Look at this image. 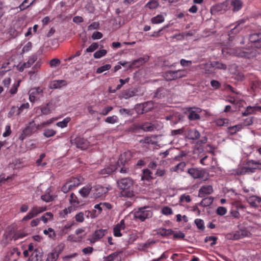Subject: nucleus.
Wrapping results in <instances>:
<instances>
[{
	"label": "nucleus",
	"instance_id": "f257e3e1",
	"mask_svg": "<svg viewBox=\"0 0 261 261\" xmlns=\"http://www.w3.org/2000/svg\"><path fill=\"white\" fill-rule=\"evenodd\" d=\"M118 187L121 190V195L126 197H131L134 196L133 181L130 178H124L117 182Z\"/></svg>",
	"mask_w": 261,
	"mask_h": 261
},
{
	"label": "nucleus",
	"instance_id": "f03ea898",
	"mask_svg": "<svg viewBox=\"0 0 261 261\" xmlns=\"http://www.w3.org/2000/svg\"><path fill=\"white\" fill-rule=\"evenodd\" d=\"M187 72L185 70L167 71L164 73L163 76L166 81H172L186 76Z\"/></svg>",
	"mask_w": 261,
	"mask_h": 261
},
{
	"label": "nucleus",
	"instance_id": "7ed1b4c3",
	"mask_svg": "<svg viewBox=\"0 0 261 261\" xmlns=\"http://www.w3.org/2000/svg\"><path fill=\"white\" fill-rule=\"evenodd\" d=\"M39 129H40V128H38V125L36 126L34 121H32L30 122L29 125L22 130V133L19 137V139L21 141H23L27 137L30 136Z\"/></svg>",
	"mask_w": 261,
	"mask_h": 261
},
{
	"label": "nucleus",
	"instance_id": "20e7f679",
	"mask_svg": "<svg viewBox=\"0 0 261 261\" xmlns=\"http://www.w3.org/2000/svg\"><path fill=\"white\" fill-rule=\"evenodd\" d=\"M152 212L149 207H141L134 213L135 217L142 221L152 217Z\"/></svg>",
	"mask_w": 261,
	"mask_h": 261
},
{
	"label": "nucleus",
	"instance_id": "39448f33",
	"mask_svg": "<svg viewBox=\"0 0 261 261\" xmlns=\"http://www.w3.org/2000/svg\"><path fill=\"white\" fill-rule=\"evenodd\" d=\"M47 210L46 206H33L28 214L22 218V221H27L37 216L38 214L45 212Z\"/></svg>",
	"mask_w": 261,
	"mask_h": 261
},
{
	"label": "nucleus",
	"instance_id": "423d86ee",
	"mask_svg": "<svg viewBox=\"0 0 261 261\" xmlns=\"http://www.w3.org/2000/svg\"><path fill=\"white\" fill-rule=\"evenodd\" d=\"M43 96V90L39 87L33 88L29 92V100L32 102L40 99Z\"/></svg>",
	"mask_w": 261,
	"mask_h": 261
},
{
	"label": "nucleus",
	"instance_id": "0eeeda50",
	"mask_svg": "<svg viewBox=\"0 0 261 261\" xmlns=\"http://www.w3.org/2000/svg\"><path fill=\"white\" fill-rule=\"evenodd\" d=\"M109 189L105 188L100 185H96L92 188V196L95 198H99L103 196L108 192Z\"/></svg>",
	"mask_w": 261,
	"mask_h": 261
},
{
	"label": "nucleus",
	"instance_id": "6e6552de",
	"mask_svg": "<svg viewBox=\"0 0 261 261\" xmlns=\"http://www.w3.org/2000/svg\"><path fill=\"white\" fill-rule=\"evenodd\" d=\"M233 54L238 57L250 59L256 56L257 51L255 50L246 49V50L243 51L237 50Z\"/></svg>",
	"mask_w": 261,
	"mask_h": 261
},
{
	"label": "nucleus",
	"instance_id": "1a4fd4ad",
	"mask_svg": "<svg viewBox=\"0 0 261 261\" xmlns=\"http://www.w3.org/2000/svg\"><path fill=\"white\" fill-rule=\"evenodd\" d=\"M188 173L193 178H202L205 175V171L201 169L191 168L188 169Z\"/></svg>",
	"mask_w": 261,
	"mask_h": 261
},
{
	"label": "nucleus",
	"instance_id": "9d476101",
	"mask_svg": "<svg viewBox=\"0 0 261 261\" xmlns=\"http://www.w3.org/2000/svg\"><path fill=\"white\" fill-rule=\"evenodd\" d=\"M134 127L136 129H141L144 132H152L154 128H156L155 123H151L148 122L136 124Z\"/></svg>",
	"mask_w": 261,
	"mask_h": 261
},
{
	"label": "nucleus",
	"instance_id": "9b49d317",
	"mask_svg": "<svg viewBox=\"0 0 261 261\" xmlns=\"http://www.w3.org/2000/svg\"><path fill=\"white\" fill-rule=\"evenodd\" d=\"M106 229H99L95 230L93 233L92 237L89 239V241L91 243H94L101 239L107 233Z\"/></svg>",
	"mask_w": 261,
	"mask_h": 261
},
{
	"label": "nucleus",
	"instance_id": "f8f14e48",
	"mask_svg": "<svg viewBox=\"0 0 261 261\" xmlns=\"http://www.w3.org/2000/svg\"><path fill=\"white\" fill-rule=\"evenodd\" d=\"M246 169L247 171L250 172H254L256 169H260L261 162L249 161L247 163Z\"/></svg>",
	"mask_w": 261,
	"mask_h": 261
},
{
	"label": "nucleus",
	"instance_id": "ddd939ff",
	"mask_svg": "<svg viewBox=\"0 0 261 261\" xmlns=\"http://www.w3.org/2000/svg\"><path fill=\"white\" fill-rule=\"evenodd\" d=\"M188 112V119L190 120H195L199 119L200 118L199 114L201 112V109L199 108H196L194 109L190 108H189Z\"/></svg>",
	"mask_w": 261,
	"mask_h": 261
},
{
	"label": "nucleus",
	"instance_id": "4468645a",
	"mask_svg": "<svg viewBox=\"0 0 261 261\" xmlns=\"http://www.w3.org/2000/svg\"><path fill=\"white\" fill-rule=\"evenodd\" d=\"M230 9L229 3H227V0L224 2L218 4L213 7L212 11L214 12L223 13L228 9Z\"/></svg>",
	"mask_w": 261,
	"mask_h": 261
},
{
	"label": "nucleus",
	"instance_id": "2eb2a0df",
	"mask_svg": "<svg viewBox=\"0 0 261 261\" xmlns=\"http://www.w3.org/2000/svg\"><path fill=\"white\" fill-rule=\"evenodd\" d=\"M249 41L253 43V45L258 48H261V33H255L250 35Z\"/></svg>",
	"mask_w": 261,
	"mask_h": 261
},
{
	"label": "nucleus",
	"instance_id": "dca6fc26",
	"mask_svg": "<svg viewBox=\"0 0 261 261\" xmlns=\"http://www.w3.org/2000/svg\"><path fill=\"white\" fill-rule=\"evenodd\" d=\"M125 228V221L124 219H122L120 222L118 223L113 229V234L115 237H120L122 234L121 230H124Z\"/></svg>",
	"mask_w": 261,
	"mask_h": 261
},
{
	"label": "nucleus",
	"instance_id": "f3484780",
	"mask_svg": "<svg viewBox=\"0 0 261 261\" xmlns=\"http://www.w3.org/2000/svg\"><path fill=\"white\" fill-rule=\"evenodd\" d=\"M76 147L84 150L89 146V142L87 140L81 137H76L73 140Z\"/></svg>",
	"mask_w": 261,
	"mask_h": 261
},
{
	"label": "nucleus",
	"instance_id": "a211bd4d",
	"mask_svg": "<svg viewBox=\"0 0 261 261\" xmlns=\"http://www.w3.org/2000/svg\"><path fill=\"white\" fill-rule=\"evenodd\" d=\"M213 189L212 186L204 185L202 186L199 190L198 196L200 197H203L206 195H209L213 193Z\"/></svg>",
	"mask_w": 261,
	"mask_h": 261
},
{
	"label": "nucleus",
	"instance_id": "6ab92c4d",
	"mask_svg": "<svg viewBox=\"0 0 261 261\" xmlns=\"http://www.w3.org/2000/svg\"><path fill=\"white\" fill-rule=\"evenodd\" d=\"M148 59V57H145L143 58H140L137 60H134L133 61L131 62V63H128V68L130 69L139 67L143 63L147 62Z\"/></svg>",
	"mask_w": 261,
	"mask_h": 261
},
{
	"label": "nucleus",
	"instance_id": "aec40b11",
	"mask_svg": "<svg viewBox=\"0 0 261 261\" xmlns=\"http://www.w3.org/2000/svg\"><path fill=\"white\" fill-rule=\"evenodd\" d=\"M230 8H232L234 12L238 11L242 7V2L240 0H227Z\"/></svg>",
	"mask_w": 261,
	"mask_h": 261
},
{
	"label": "nucleus",
	"instance_id": "412c9836",
	"mask_svg": "<svg viewBox=\"0 0 261 261\" xmlns=\"http://www.w3.org/2000/svg\"><path fill=\"white\" fill-rule=\"evenodd\" d=\"M132 157V152L129 151L124 152L121 154L119 159L118 163L124 165L128 161L130 160Z\"/></svg>",
	"mask_w": 261,
	"mask_h": 261
},
{
	"label": "nucleus",
	"instance_id": "4be33fe9",
	"mask_svg": "<svg viewBox=\"0 0 261 261\" xmlns=\"http://www.w3.org/2000/svg\"><path fill=\"white\" fill-rule=\"evenodd\" d=\"M247 200L252 207L258 206L261 202V199L256 196H251L247 198Z\"/></svg>",
	"mask_w": 261,
	"mask_h": 261
},
{
	"label": "nucleus",
	"instance_id": "5701e85b",
	"mask_svg": "<svg viewBox=\"0 0 261 261\" xmlns=\"http://www.w3.org/2000/svg\"><path fill=\"white\" fill-rule=\"evenodd\" d=\"M83 181V178L79 176L77 177H73L70 179L67 182L69 184V185H71V188L72 189H73L79 186Z\"/></svg>",
	"mask_w": 261,
	"mask_h": 261
},
{
	"label": "nucleus",
	"instance_id": "b1692460",
	"mask_svg": "<svg viewBox=\"0 0 261 261\" xmlns=\"http://www.w3.org/2000/svg\"><path fill=\"white\" fill-rule=\"evenodd\" d=\"M186 163L184 162H181L177 165L171 167L170 171L172 172H175L178 173H181L183 172L186 168Z\"/></svg>",
	"mask_w": 261,
	"mask_h": 261
},
{
	"label": "nucleus",
	"instance_id": "393cba45",
	"mask_svg": "<svg viewBox=\"0 0 261 261\" xmlns=\"http://www.w3.org/2000/svg\"><path fill=\"white\" fill-rule=\"evenodd\" d=\"M207 66H212L214 67V69H222L226 70L227 66L225 64L218 61H213L207 62Z\"/></svg>",
	"mask_w": 261,
	"mask_h": 261
},
{
	"label": "nucleus",
	"instance_id": "a878e982",
	"mask_svg": "<svg viewBox=\"0 0 261 261\" xmlns=\"http://www.w3.org/2000/svg\"><path fill=\"white\" fill-rule=\"evenodd\" d=\"M257 111H261V106H248L242 114L243 116H247Z\"/></svg>",
	"mask_w": 261,
	"mask_h": 261
},
{
	"label": "nucleus",
	"instance_id": "bb28decb",
	"mask_svg": "<svg viewBox=\"0 0 261 261\" xmlns=\"http://www.w3.org/2000/svg\"><path fill=\"white\" fill-rule=\"evenodd\" d=\"M244 23V20L243 19L240 20L236 22L235 27L231 29L230 33L229 34V39H230L232 37V34H237L240 31V30L242 29V27L241 26V24H243Z\"/></svg>",
	"mask_w": 261,
	"mask_h": 261
},
{
	"label": "nucleus",
	"instance_id": "cd10ccee",
	"mask_svg": "<svg viewBox=\"0 0 261 261\" xmlns=\"http://www.w3.org/2000/svg\"><path fill=\"white\" fill-rule=\"evenodd\" d=\"M105 261H121V256L119 253L114 252L105 257Z\"/></svg>",
	"mask_w": 261,
	"mask_h": 261
},
{
	"label": "nucleus",
	"instance_id": "c85d7f7f",
	"mask_svg": "<svg viewBox=\"0 0 261 261\" xmlns=\"http://www.w3.org/2000/svg\"><path fill=\"white\" fill-rule=\"evenodd\" d=\"M53 109V105L50 102L47 103L46 106H43L40 108L41 113L43 115H48L50 114Z\"/></svg>",
	"mask_w": 261,
	"mask_h": 261
},
{
	"label": "nucleus",
	"instance_id": "c756f323",
	"mask_svg": "<svg viewBox=\"0 0 261 261\" xmlns=\"http://www.w3.org/2000/svg\"><path fill=\"white\" fill-rule=\"evenodd\" d=\"M50 191H51L50 189H48L46 190V193L41 196V198L43 201H44L46 202H49L54 200L53 196L50 193Z\"/></svg>",
	"mask_w": 261,
	"mask_h": 261
},
{
	"label": "nucleus",
	"instance_id": "7c9ffc66",
	"mask_svg": "<svg viewBox=\"0 0 261 261\" xmlns=\"http://www.w3.org/2000/svg\"><path fill=\"white\" fill-rule=\"evenodd\" d=\"M159 6V0H150L146 3L145 7L150 10H153L156 9Z\"/></svg>",
	"mask_w": 261,
	"mask_h": 261
},
{
	"label": "nucleus",
	"instance_id": "2f4dec72",
	"mask_svg": "<svg viewBox=\"0 0 261 261\" xmlns=\"http://www.w3.org/2000/svg\"><path fill=\"white\" fill-rule=\"evenodd\" d=\"M243 128V124H238L237 125L228 127V133L230 135H233L237 132L241 130Z\"/></svg>",
	"mask_w": 261,
	"mask_h": 261
},
{
	"label": "nucleus",
	"instance_id": "473e14b6",
	"mask_svg": "<svg viewBox=\"0 0 261 261\" xmlns=\"http://www.w3.org/2000/svg\"><path fill=\"white\" fill-rule=\"evenodd\" d=\"M188 137L190 139L196 140L200 137V133L196 129H190L188 133Z\"/></svg>",
	"mask_w": 261,
	"mask_h": 261
},
{
	"label": "nucleus",
	"instance_id": "72a5a7b5",
	"mask_svg": "<svg viewBox=\"0 0 261 261\" xmlns=\"http://www.w3.org/2000/svg\"><path fill=\"white\" fill-rule=\"evenodd\" d=\"M116 169V166L115 165H111L109 167L102 169L100 173L101 174H110L115 171Z\"/></svg>",
	"mask_w": 261,
	"mask_h": 261
},
{
	"label": "nucleus",
	"instance_id": "f704fd0d",
	"mask_svg": "<svg viewBox=\"0 0 261 261\" xmlns=\"http://www.w3.org/2000/svg\"><path fill=\"white\" fill-rule=\"evenodd\" d=\"M35 0H24L23 2L19 6L18 8L20 11L24 10L29 7Z\"/></svg>",
	"mask_w": 261,
	"mask_h": 261
},
{
	"label": "nucleus",
	"instance_id": "c9c22d12",
	"mask_svg": "<svg viewBox=\"0 0 261 261\" xmlns=\"http://www.w3.org/2000/svg\"><path fill=\"white\" fill-rule=\"evenodd\" d=\"M90 192H92V188L90 186H85L80 190L79 193L82 197H86L89 194Z\"/></svg>",
	"mask_w": 261,
	"mask_h": 261
},
{
	"label": "nucleus",
	"instance_id": "e433bc0d",
	"mask_svg": "<svg viewBox=\"0 0 261 261\" xmlns=\"http://www.w3.org/2000/svg\"><path fill=\"white\" fill-rule=\"evenodd\" d=\"M165 20V18L164 16L161 14H159L156 16L152 17L151 19V22L153 24H158L164 22Z\"/></svg>",
	"mask_w": 261,
	"mask_h": 261
},
{
	"label": "nucleus",
	"instance_id": "4c0bfd02",
	"mask_svg": "<svg viewBox=\"0 0 261 261\" xmlns=\"http://www.w3.org/2000/svg\"><path fill=\"white\" fill-rule=\"evenodd\" d=\"M67 83L65 80H56L53 82L52 86L54 88H60L62 86H65Z\"/></svg>",
	"mask_w": 261,
	"mask_h": 261
},
{
	"label": "nucleus",
	"instance_id": "58836bf2",
	"mask_svg": "<svg viewBox=\"0 0 261 261\" xmlns=\"http://www.w3.org/2000/svg\"><path fill=\"white\" fill-rule=\"evenodd\" d=\"M214 199L212 197H208L203 198L200 202V204L204 207L208 206L212 204Z\"/></svg>",
	"mask_w": 261,
	"mask_h": 261
},
{
	"label": "nucleus",
	"instance_id": "ea45409f",
	"mask_svg": "<svg viewBox=\"0 0 261 261\" xmlns=\"http://www.w3.org/2000/svg\"><path fill=\"white\" fill-rule=\"evenodd\" d=\"M53 218V214L50 212H47L40 218L44 223H47L49 220H51Z\"/></svg>",
	"mask_w": 261,
	"mask_h": 261
},
{
	"label": "nucleus",
	"instance_id": "a19ab883",
	"mask_svg": "<svg viewBox=\"0 0 261 261\" xmlns=\"http://www.w3.org/2000/svg\"><path fill=\"white\" fill-rule=\"evenodd\" d=\"M69 202L73 206H77L79 204V201L77 197L73 193L70 194Z\"/></svg>",
	"mask_w": 261,
	"mask_h": 261
},
{
	"label": "nucleus",
	"instance_id": "79ce46f5",
	"mask_svg": "<svg viewBox=\"0 0 261 261\" xmlns=\"http://www.w3.org/2000/svg\"><path fill=\"white\" fill-rule=\"evenodd\" d=\"M152 178L153 177H152V173L149 169H146L143 170V175L142 176V179L149 180Z\"/></svg>",
	"mask_w": 261,
	"mask_h": 261
},
{
	"label": "nucleus",
	"instance_id": "37998d69",
	"mask_svg": "<svg viewBox=\"0 0 261 261\" xmlns=\"http://www.w3.org/2000/svg\"><path fill=\"white\" fill-rule=\"evenodd\" d=\"M43 233L44 234L48 236V237L51 239H54L56 236L55 231L51 228H48L47 229H44L43 230Z\"/></svg>",
	"mask_w": 261,
	"mask_h": 261
},
{
	"label": "nucleus",
	"instance_id": "c03bdc74",
	"mask_svg": "<svg viewBox=\"0 0 261 261\" xmlns=\"http://www.w3.org/2000/svg\"><path fill=\"white\" fill-rule=\"evenodd\" d=\"M70 121V118L66 117L62 121L56 123V125L61 128H64L67 126L68 123Z\"/></svg>",
	"mask_w": 261,
	"mask_h": 261
},
{
	"label": "nucleus",
	"instance_id": "a18cd8bd",
	"mask_svg": "<svg viewBox=\"0 0 261 261\" xmlns=\"http://www.w3.org/2000/svg\"><path fill=\"white\" fill-rule=\"evenodd\" d=\"M229 120L225 118H218L215 120L216 125L219 126H222L228 124Z\"/></svg>",
	"mask_w": 261,
	"mask_h": 261
},
{
	"label": "nucleus",
	"instance_id": "49530a36",
	"mask_svg": "<svg viewBox=\"0 0 261 261\" xmlns=\"http://www.w3.org/2000/svg\"><path fill=\"white\" fill-rule=\"evenodd\" d=\"M105 122L110 124H115L118 122V118L116 115L109 116L106 118Z\"/></svg>",
	"mask_w": 261,
	"mask_h": 261
},
{
	"label": "nucleus",
	"instance_id": "de8ad7c7",
	"mask_svg": "<svg viewBox=\"0 0 261 261\" xmlns=\"http://www.w3.org/2000/svg\"><path fill=\"white\" fill-rule=\"evenodd\" d=\"M37 60V57L32 56L30 57L27 62H24L23 65L27 68L30 67Z\"/></svg>",
	"mask_w": 261,
	"mask_h": 261
},
{
	"label": "nucleus",
	"instance_id": "09e8293b",
	"mask_svg": "<svg viewBox=\"0 0 261 261\" xmlns=\"http://www.w3.org/2000/svg\"><path fill=\"white\" fill-rule=\"evenodd\" d=\"M59 255L56 252H51L48 254L46 261H56Z\"/></svg>",
	"mask_w": 261,
	"mask_h": 261
},
{
	"label": "nucleus",
	"instance_id": "8fccbe9b",
	"mask_svg": "<svg viewBox=\"0 0 261 261\" xmlns=\"http://www.w3.org/2000/svg\"><path fill=\"white\" fill-rule=\"evenodd\" d=\"M86 10L90 13H93L95 11V7L94 5L91 2H88L85 6Z\"/></svg>",
	"mask_w": 261,
	"mask_h": 261
},
{
	"label": "nucleus",
	"instance_id": "3c124183",
	"mask_svg": "<svg viewBox=\"0 0 261 261\" xmlns=\"http://www.w3.org/2000/svg\"><path fill=\"white\" fill-rule=\"evenodd\" d=\"M107 53V51L106 49H100L96 51L94 54V57L95 59H99L103 56H105Z\"/></svg>",
	"mask_w": 261,
	"mask_h": 261
},
{
	"label": "nucleus",
	"instance_id": "603ef678",
	"mask_svg": "<svg viewBox=\"0 0 261 261\" xmlns=\"http://www.w3.org/2000/svg\"><path fill=\"white\" fill-rule=\"evenodd\" d=\"M57 120V118H52L46 121L43 122L40 124H38V128L41 129L43 127H45L46 126L49 125L51 123H53L55 121Z\"/></svg>",
	"mask_w": 261,
	"mask_h": 261
},
{
	"label": "nucleus",
	"instance_id": "864d4df0",
	"mask_svg": "<svg viewBox=\"0 0 261 261\" xmlns=\"http://www.w3.org/2000/svg\"><path fill=\"white\" fill-rule=\"evenodd\" d=\"M111 68V66L110 64H106L103 66L98 67L96 70L97 73H101L106 71L109 70Z\"/></svg>",
	"mask_w": 261,
	"mask_h": 261
},
{
	"label": "nucleus",
	"instance_id": "5fc2aeb1",
	"mask_svg": "<svg viewBox=\"0 0 261 261\" xmlns=\"http://www.w3.org/2000/svg\"><path fill=\"white\" fill-rule=\"evenodd\" d=\"M120 114L124 116H132L133 114V111L127 109H120L119 110Z\"/></svg>",
	"mask_w": 261,
	"mask_h": 261
},
{
	"label": "nucleus",
	"instance_id": "6e6d98bb",
	"mask_svg": "<svg viewBox=\"0 0 261 261\" xmlns=\"http://www.w3.org/2000/svg\"><path fill=\"white\" fill-rule=\"evenodd\" d=\"M197 228L200 230H203L205 228L204 222L202 219H196L194 221Z\"/></svg>",
	"mask_w": 261,
	"mask_h": 261
},
{
	"label": "nucleus",
	"instance_id": "4d7b16f0",
	"mask_svg": "<svg viewBox=\"0 0 261 261\" xmlns=\"http://www.w3.org/2000/svg\"><path fill=\"white\" fill-rule=\"evenodd\" d=\"M11 241V236L8 233H5L3 235V239L2 240V243L5 245L8 244Z\"/></svg>",
	"mask_w": 261,
	"mask_h": 261
},
{
	"label": "nucleus",
	"instance_id": "13d9d810",
	"mask_svg": "<svg viewBox=\"0 0 261 261\" xmlns=\"http://www.w3.org/2000/svg\"><path fill=\"white\" fill-rule=\"evenodd\" d=\"M19 84H20V81H18L17 82V83H15L12 85L11 88L10 90V93L11 94H15L17 93L18 88L19 86Z\"/></svg>",
	"mask_w": 261,
	"mask_h": 261
},
{
	"label": "nucleus",
	"instance_id": "bf43d9fd",
	"mask_svg": "<svg viewBox=\"0 0 261 261\" xmlns=\"http://www.w3.org/2000/svg\"><path fill=\"white\" fill-rule=\"evenodd\" d=\"M56 132L53 129H45L43 135L47 138H49L54 136Z\"/></svg>",
	"mask_w": 261,
	"mask_h": 261
},
{
	"label": "nucleus",
	"instance_id": "052dcab7",
	"mask_svg": "<svg viewBox=\"0 0 261 261\" xmlns=\"http://www.w3.org/2000/svg\"><path fill=\"white\" fill-rule=\"evenodd\" d=\"M213 160L212 158H208L207 156H205L200 160V164L202 165H208L211 161Z\"/></svg>",
	"mask_w": 261,
	"mask_h": 261
},
{
	"label": "nucleus",
	"instance_id": "680f3d73",
	"mask_svg": "<svg viewBox=\"0 0 261 261\" xmlns=\"http://www.w3.org/2000/svg\"><path fill=\"white\" fill-rule=\"evenodd\" d=\"M162 213L165 215L168 216L172 214L173 211L170 207L165 206L162 209Z\"/></svg>",
	"mask_w": 261,
	"mask_h": 261
},
{
	"label": "nucleus",
	"instance_id": "e2e57ef3",
	"mask_svg": "<svg viewBox=\"0 0 261 261\" xmlns=\"http://www.w3.org/2000/svg\"><path fill=\"white\" fill-rule=\"evenodd\" d=\"M75 219L76 222L82 223L84 221V215L82 212L78 213L75 216Z\"/></svg>",
	"mask_w": 261,
	"mask_h": 261
},
{
	"label": "nucleus",
	"instance_id": "0e129e2a",
	"mask_svg": "<svg viewBox=\"0 0 261 261\" xmlns=\"http://www.w3.org/2000/svg\"><path fill=\"white\" fill-rule=\"evenodd\" d=\"M98 47V44L97 43H93L86 49V51L88 53L93 52Z\"/></svg>",
	"mask_w": 261,
	"mask_h": 261
},
{
	"label": "nucleus",
	"instance_id": "69168bd1",
	"mask_svg": "<svg viewBox=\"0 0 261 261\" xmlns=\"http://www.w3.org/2000/svg\"><path fill=\"white\" fill-rule=\"evenodd\" d=\"M30 105L28 102L22 104L20 107L18 108L17 115H19L24 109H28L29 108Z\"/></svg>",
	"mask_w": 261,
	"mask_h": 261
},
{
	"label": "nucleus",
	"instance_id": "338daca9",
	"mask_svg": "<svg viewBox=\"0 0 261 261\" xmlns=\"http://www.w3.org/2000/svg\"><path fill=\"white\" fill-rule=\"evenodd\" d=\"M60 64V61L56 58L51 60L49 62V65L51 67H56Z\"/></svg>",
	"mask_w": 261,
	"mask_h": 261
},
{
	"label": "nucleus",
	"instance_id": "774afa93",
	"mask_svg": "<svg viewBox=\"0 0 261 261\" xmlns=\"http://www.w3.org/2000/svg\"><path fill=\"white\" fill-rule=\"evenodd\" d=\"M227 212V210L223 206H219L217 209V214L220 216L224 215Z\"/></svg>",
	"mask_w": 261,
	"mask_h": 261
}]
</instances>
